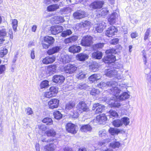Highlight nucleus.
I'll return each mask as SVG.
<instances>
[{
  "label": "nucleus",
  "mask_w": 151,
  "mask_h": 151,
  "mask_svg": "<svg viewBox=\"0 0 151 151\" xmlns=\"http://www.w3.org/2000/svg\"><path fill=\"white\" fill-rule=\"evenodd\" d=\"M63 29V27L60 25H55L51 26L50 29L51 33L53 35H56L61 32Z\"/></svg>",
  "instance_id": "8"
},
{
  "label": "nucleus",
  "mask_w": 151,
  "mask_h": 151,
  "mask_svg": "<svg viewBox=\"0 0 151 151\" xmlns=\"http://www.w3.org/2000/svg\"><path fill=\"white\" fill-rule=\"evenodd\" d=\"M60 60L63 63H68L70 60V59L68 55L62 54Z\"/></svg>",
  "instance_id": "28"
},
{
  "label": "nucleus",
  "mask_w": 151,
  "mask_h": 151,
  "mask_svg": "<svg viewBox=\"0 0 151 151\" xmlns=\"http://www.w3.org/2000/svg\"><path fill=\"white\" fill-rule=\"evenodd\" d=\"M87 87V85L86 84L80 83L76 84L74 86V88L75 89L79 88L81 89H85Z\"/></svg>",
  "instance_id": "40"
},
{
  "label": "nucleus",
  "mask_w": 151,
  "mask_h": 151,
  "mask_svg": "<svg viewBox=\"0 0 151 151\" xmlns=\"http://www.w3.org/2000/svg\"><path fill=\"white\" fill-rule=\"evenodd\" d=\"M109 114H110L109 117H117L118 115L116 111L114 110H111L109 111Z\"/></svg>",
  "instance_id": "49"
},
{
  "label": "nucleus",
  "mask_w": 151,
  "mask_h": 151,
  "mask_svg": "<svg viewBox=\"0 0 151 151\" xmlns=\"http://www.w3.org/2000/svg\"><path fill=\"white\" fill-rule=\"evenodd\" d=\"M91 22L89 21L86 20L83 21L79 24V27L82 28L83 27H88L89 26H91Z\"/></svg>",
  "instance_id": "31"
},
{
  "label": "nucleus",
  "mask_w": 151,
  "mask_h": 151,
  "mask_svg": "<svg viewBox=\"0 0 151 151\" xmlns=\"http://www.w3.org/2000/svg\"><path fill=\"white\" fill-rule=\"evenodd\" d=\"M108 12V10L105 8H103L101 10L98 11L96 15L98 17H100L101 16L104 17L106 15Z\"/></svg>",
  "instance_id": "26"
},
{
  "label": "nucleus",
  "mask_w": 151,
  "mask_h": 151,
  "mask_svg": "<svg viewBox=\"0 0 151 151\" xmlns=\"http://www.w3.org/2000/svg\"><path fill=\"white\" fill-rule=\"evenodd\" d=\"M101 76L99 74H94L91 76L89 77V81L92 82H95L100 79Z\"/></svg>",
  "instance_id": "23"
},
{
  "label": "nucleus",
  "mask_w": 151,
  "mask_h": 151,
  "mask_svg": "<svg viewBox=\"0 0 151 151\" xmlns=\"http://www.w3.org/2000/svg\"><path fill=\"white\" fill-rule=\"evenodd\" d=\"M103 43H99L95 45V47L96 48H101L104 46Z\"/></svg>",
  "instance_id": "63"
},
{
  "label": "nucleus",
  "mask_w": 151,
  "mask_h": 151,
  "mask_svg": "<svg viewBox=\"0 0 151 151\" xmlns=\"http://www.w3.org/2000/svg\"><path fill=\"white\" fill-rule=\"evenodd\" d=\"M118 71L115 69H106L105 70V75L107 76L110 77H115L118 79H122L123 77L117 74Z\"/></svg>",
  "instance_id": "3"
},
{
  "label": "nucleus",
  "mask_w": 151,
  "mask_h": 151,
  "mask_svg": "<svg viewBox=\"0 0 151 151\" xmlns=\"http://www.w3.org/2000/svg\"><path fill=\"white\" fill-rule=\"evenodd\" d=\"M109 146L113 148H118L121 146V144L119 142L113 141L110 144Z\"/></svg>",
  "instance_id": "36"
},
{
  "label": "nucleus",
  "mask_w": 151,
  "mask_h": 151,
  "mask_svg": "<svg viewBox=\"0 0 151 151\" xmlns=\"http://www.w3.org/2000/svg\"><path fill=\"white\" fill-rule=\"evenodd\" d=\"M150 30V28H149L147 29L144 37V40H146L148 38Z\"/></svg>",
  "instance_id": "55"
},
{
  "label": "nucleus",
  "mask_w": 151,
  "mask_h": 151,
  "mask_svg": "<svg viewBox=\"0 0 151 151\" xmlns=\"http://www.w3.org/2000/svg\"><path fill=\"white\" fill-rule=\"evenodd\" d=\"M77 60L81 61H84L88 58V56L87 54L84 53H80L76 56Z\"/></svg>",
  "instance_id": "21"
},
{
  "label": "nucleus",
  "mask_w": 151,
  "mask_h": 151,
  "mask_svg": "<svg viewBox=\"0 0 151 151\" xmlns=\"http://www.w3.org/2000/svg\"><path fill=\"white\" fill-rule=\"evenodd\" d=\"M106 26V24L104 22H98L95 26L96 30L98 32L101 33L105 28Z\"/></svg>",
  "instance_id": "14"
},
{
  "label": "nucleus",
  "mask_w": 151,
  "mask_h": 151,
  "mask_svg": "<svg viewBox=\"0 0 151 151\" xmlns=\"http://www.w3.org/2000/svg\"><path fill=\"white\" fill-rule=\"evenodd\" d=\"M73 16L76 19H80L86 17V14L84 11H78L73 14Z\"/></svg>",
  "instance_id": "13"
},
{
  "label": "nucleus",
  "mask_w": 151,
  "mask_h": 151,
  "mask_svg": "<svg viewBox=\"0 0 151 151\" xmlns=\"http://www.w3.org/2000/svg\"><path fill=\"white\" fill-rule=\"evenodd\" d=\"M92 57L95 59H100L102 57V54L101 52H93L92 53Z\"/></svg>",
  "instance_id": "37"
},
{
  "label": "nucleus",
  "mask_w": 151,
  "mask_h": 151,
  "mask_svg": "<svg viewBox=\"0 0 151 151\" xmlns=\"http://www.w3.org/2000/svg\"><path fill=\"white\" fill-rule=\"evenodd\" d=\"M8 52V50L6 48H4L3 50L0 51V57H2Z\"/></svg>",
  "instance_id": "53"
},
{
  "label": "nucleus",
  "mask_w": 151,
  "mask_h": 151,
  "mask_svg": "<svg viewBox=\"0 0 151 151\" xmlns=\"http://www.w3.org/2000/svg\"><path fill=\"white\" fill-rule=\"evenodd\" d=\"M55 60V57L54 55L47 56L44 58L42 60V63L45 64H51L54 62Z\"/></svg>",
  "instance_id": "12"
},
{
  "label": "nucleus",
  "mask_w": 151,
  "mask_h": 151,
  "mask_svg": "<svg viewBox=\"0 0 151 151\" xmlns=\"http://www.w3.org/2000/svg\"><path fill=\"white\" fill-rule=\"evenodd\" d=\"M56 66L55 65H51L48 66L47 68L46 73L49 75L54 74L56 72Z\"/></svg>",
  "instance_id": "18"
},
{
  "label": "nucleus",
  "mask_w": 151,
  "mask_h": 151,
  "mask_svg": "<svg viewBox=\"0 0 151 151\" xmlns=\"http://www.w3.org/2000/svg\"><path fill=\"white\" fill-rule=\"evenodd\" d=\"M18 21L16 19L12 20V25L14 31H16L17 27Z\"/></svg>",
  "instance_id": "51"
},
{
  "label": "nucleus",
  "mask_w": 151,
  "mask_h": 151,
  "mask_svg": "<svg viewBox=\"0 0 151 151\" xmlns=\"http://www.w3.org/2000/svg\"><path fill=\"white\" fill-rule=\"evenodd\" d=\"M44 123H46L47 125H50L52 124V119L49 117L44 118L42 120Z\"/></svg>",
  "instance_id": "42"
},
{
  "label": "nucleus",
  "mask_w": 151,
  "mask_h": 151,
  "mask_svg": "<svg viewBox=\"0 0 151 151\" xmlns=\"http://www.w3.org/2000/svg\"><path fill=\"white\" fill-rule=\"evenodd\" d=\"M55 41L54 39L52 37L46 36L44 37L42 42V44L44 48H48L50 45L53 44Z\"/></svg>",
  "instance_id": "4"
},
{
  "label": "nucleus",
  "mask_w": 151,
  "mask_h": 151,
  "mask_svg": "<svg viewBox=\"0 0 151 151\" xmlns=\"http://www.w3.org/2000/svg\"><path fill=\"white\" fill-rule=\"evenodd\" d=\"M53 115L55 118L58 120L61 119L63 117V115L59 111H56L54 112Z\"/></svg>",
  "instance_id": "41"
},
{
  "label": "nucleus",
  "mask_w": 151,
  "mask_h": 151,
  "mask_svg": "<svg viewBox=\"0 0 151 151\" xmlns=\"http://www.w3.org/2000/svg\"><path fill=\"white\" fill-rule=\"evenodd\" d=\"M59 100L56 99H51L48 102V105L49 108L53 109L57 108L59 106Z\"/></svg>",
  "instance_id": "7"
},
{
  "label": "nucleus",
  "mask_w": 151,
  "mask_h": 151,
  "mask_svg": "<svg viewBox=\"0 0 151 151\" xmlns=\"http://www.w3.org/2000/svg\"><path fill=\"white\" fill-rule=\"evenodd\" d=\"M110 139L105 140L103 141H100L98 143V145L96 147L97 148H99L101 146H104L106 142H108L110 141Z\"/></svg>",
  "instance_id": "46"
},
{
  "label": "nucleus",
  "mask_w": 151,
  "mask_h": 151,
  "mask_svg": "<svg viewBox=\"0 0 151 151\" xmlns=\"http://www.w3.org/2000/svg\"><path fill=\"white\" fill-rule=\"evenodd\" d=\"M38 128L39 129V132L40 134L42 133L46 129V127L42 124H40L38 126Z\"/></svg>",
  "instance_id": "47"
},
{
  "label": "nucleus",
  "mask_w": 151,
  "mask_h": 151,
  "mask_svg": "<svg viewBox=\"0 0 151 151\" xmlns=\"http://www.w3.org/2000/svg\"><path fill=\"white\" fill-rule=\"evenodd\" d=\"M54 96V95L50 91L44 93V96L47 98H50Z\"/></svg>",
  "instance_id": "54"
},
{
  "label": "nucleus",
  "mask_w": 151,
  "mask_h": 151,
  "mask_svg": "<svg viewBox=\"0 0 151 151\" xmlns=\"http://www.w3.org/2000/svg\"><path fill=\"white\" fill-rule=\"evenodd\" d=\"M92 37L90 36H84L81 39V44L83 46H89L92 43Z\"/></svg>",
  "instance_id": "6"
},
{
  "label": "nucleus",
  "mask_w": 151,
  "mask_h": 151,
  "mask_svg": "<svg viewBox=\"0 0 151 151\" xmlns=\"http://www.w3.org/2000/svg\"><path fill=\"white\" fill-rule=\"evenodd\" d=\"M107 119V117L104 114H102L99 116H97L96 118V121L98 123L100 124L106 121Z\"/></svg>",
  "instance_id": "22"
},
{
  "label": "nucleus",
  "mask_w": 151,
  "mask_h": 151,
  "mask_svg": "<svg viewBox=\"0 0 151 151\" xmlns=\"http://www.w3.org/2000/svg\"><path fill=\"white\" fill-rule=\"evenodd\" d=\"M25 111L28 115H31L33 113L32 109L29 107L26 109Z\"/></svg>",
  "instance_id": "61"
},
{
  "label": "nucleus",
  "mask_w": 151,
  "mask_h": 151,
  "mask_svg": "<svg viewBox=\"0 0 151 151\" xmlns=\"http://www.w3.org/2000/svg\"><path fill=\"white\" fill-rule=\"evenodd\" d=\"M129 97V95L126 92L122 93L121 94L117 97L116 99L121 101L124 100L128 99Z\"/></svg>",
  "instance_id": "27"
},
{
  "label": "nucleus",
  "mask_w": 151,
  "mask_h": 151,
  "mask_svg": "<svg viewBox=\"0 0 151 151\" xmlns=\"http://www.w3.org/2000/svg\"><path fill=\"white\" fill-rule=\"evenodd\" d=\"M65 80V77L61 75H55L52 79V81L53 82L57 83L63 82Z\"/></svg>",
  "instance_id": "15"
},
{
  "label": "nucleus",
  "mask_w": 151,
  "mask_h": 151,
  "mask_svg": "<svg viewBox=\"0 0 151 151\" xmlns=\"http://www.w3.org/2000/svg\"><path fill=\"white\" fill-rule=\"evenodd\" d=\"M115 52V50L114 49H111L107 50L106 51V54H109V55L104 57V61L105 63H110L114 62L116 60L115 56L112 54L114 53Z\"/></svg>",
  "instance_id": "2"
},
{
  "label": "nucleus",
  "mask_w": 151,
  "mask_h": 151,
  "mask_svg": "<svg viewBox=\"0 0 151 151\" xmlns=\"http://www.w3.org/2000/svg\"><path fill=\"white\" fill-rule=\"evenodd\" d=\"M112 83L111 84L109 88H108V92L112 94L114 96L106 98L105 100V101L108 103L110 107H111L119 108L121 106L119 102L116 101L117 97L121 91L119 85L115 81H112Z\"/></svg>",
  "instance_id": "1"
},
{
  "label": "nucleus",
  "mask_w": 151,
  "mask_h": 151,
  "mask_svg": "<svg viewBox=\"0 0 151 151\" xmlns=\"http://www.w3.org/2000/svg\"><path fill=\"white\" fill-rule=\"evenodd\" d=\"M49 86V82L47 80L43 81L40 83V86L41 88H47Z\"/></svg>",
  "instance_id": "43"
},
{
  "label": "nucleus",
  "mask_w": 151,
  "mask_h": 151,
  "mask_svg": "<svg viewBox=\"0 0 151 151\" xmlns=\"http://www.w3.org/2000/svg\"><path fill=\"white\" fill-rule=\"evenodd\" d=\"M104 108V106L103 105L99 104L98 103L94 104L93 105L92 109L94 110L96 109V113L98 114L99 112H101Z\"/></svg>",
  "instance_id": "16"
},
{
  "label": "nucleus",
  "mask_w": 151,
  "mask_h": 151,
  "mask_svg": "<svg viewBox=\"0 0 151 151\" xmlns=\"http://www.w3.org/2000/svg\"><path fill=\"white\" fill-rule=\"evenodd\" d=\"M138 36V34L136 32H133L131 34V37L132 38H135Z\"/></svg>",
  "instance_id": "64"
},
{
  "label": "nucleus",
  "mask_w": 151,
  "mask_h": 151,
  "mask_svg": "<svg viewBox=\"0 0 151 151\" xmlns=\"http://www.w3.org/2000/svg\"><path fill=\"white\" fill-rule=\"evenodd\" d=\"M112 81H111L106 83L101 82L97 84V87L102 89H104V88H109L111 84L112 83Z\"/></svg>",
  "instance_id": "20"
},
{
  "label": "nucleus",
  "mask_w": 151,
  "mask_h": 151,
  "mask_svg": "<svg viewBox=\"0 0 151 151\" xmlns=\"http://www.w3.org/2000/svg\"><path fill=\"white\" fill-rule=\"evenodd\" d=\"M75 105V103L73 102H70L67 103L65 106L66 110H70L74 108Z\"/></svg>",
  "instance_id": "39"
},
{
  "label": "nucleus",
  "mask_w": 151,
  "mask_h": 151,
  "mask_svg": "<svg viewBox=\"0 0 151 151\" xmlns=\"http://www.w3.org/2000/svg\"><path fill=\"white\" fill-rule=\"evenodd\" d=\"M50 91L55 96V94L57 93L58 92V88L55 86H51L50 88Z\"/></svg>",
  "instance_id": "52"
},
{
  "label": "nucleus",
  "mask_w": 151,
  "mask_h": 151,
  "mask_svg": "<svg viewBox=\"0 0 151 151\" xmlns=\"http://www.w3.org/2000/svg\"><path fill=\"white\" fill-rule=\"evenodd\" d=\"M86 74L83 71L81 70L79 71L76 75V78L78 79H81L85 78Z\"/></svg>",
  "instance_id": "38"
},
{
  "label": "nucleus",
  "mask_w": 151,
  "mask_h": 151,
  "mask_svg": "<svg viewBox=\"0 0 151 151\" xmlns=\"http://www.w3.org/2000/svg\"><path fill=\"white\" fill-rule=\"evenodd\" d=\"M100 93V91L98 89L93 88L91 91L90 94L93 96H96L99 95Z\"/></svg>",
  "instance_id": "50"
},
{
  "label": "nucleus",
  "mask_w": 151,
  "mask_h": 151,
  "mask_svg": "<svg viewBox=\"0 0 151 151\" xmlns=\"http://www.w3.org/2000/svg\"><path fill=\"white\" fill-rule=\"evenodd\" d=\"M113 125L115 127H118L123 125V122L120 119H116L113 121Z\"/></svg>",
  "instance_id": "33"
},
{
  "label": "nucleus",
  "mask_w": 151,
  "mask_h": 151,
  "mask_svg": "<svg viewBox=\"0 0 151 151\" xmlns=\"http://www.w3.org/2000/svg\"><path fill=\"white\" fill-rule=\"evenodd\" d=\"M64 69L66 73L72 74L76 70L77 68L74 65L68 64L65 67Z\"/></svg>",
  "instance_id": "10"
},
{
  "label": "nucleus",
  "mask_w": 151,
  "mask_h": 151,
  "mask_svg": "<svg viewBox=\"0 0 151 151\" xmlns=\"http://www.w3.org/2000/svg\"><path fill=\"white\" fill-rule=\"evenodd\" d=\"M76 108L81 113L83 111H89L88 107L83 101L80 102L77 104Z\"/></svg>",
  "instance_id": "5"
},
{
  "label": "nucleus",
  "mask_w": 151,
  "mask_h": 151,
  "mask_svg": "<svg viewBox=\"0 0 151 151\" xmlns=\"http://www.w3.org/2000/svg\"><path fill=\"white\" fill-rule=\"evenodd\" d=\"M60 49L61 47L60 46L54 47L48 50L47 51V53L49 55H52L58 52Z\"/></svg>",
  "instance_id": "25"
},
{
  "label": "nucleus",
  "mask_w": 151,
  "mask_h": 151,
  "mask_svg": "<svg viewBox=\"0 0 151 151\" xmlns=\"http://www.w3.org/2000/svg\"><path fill=\"white\" fill-rule=\"evenodd\" d=\"M121 121L123 122V124L127 126L129 125L130 123L129 119L127 117H124L121 118Z\"/></svg>",
  "instance_id": "44"
},
{
  "label": "nucleus",
  "mask_w": 151,
  "mask_h": 151,
  "mask_svg": "<svg viewBox=\"0 0 151 151\" xmlns=\"http://www.w3.org/2000/svg\"><path fill=\"white\" fill-rule=\"evenodd\" d=\"M72 33V32L71 30L67 29L63 32L61 34V36L63 37H65L68 35H71Z\"/></svg>",
  "instance_id": "48"
},
{
  "label": "nucleus",
  "mask_w": 151,
  "mask_h": 151,
  "mask_svg": "<svg viewBox=\"0 0 151 151\" xmlns=\"http://www.w3.org/2000/svg\"><path fill=\"white\" fill-rule=\"evenodd\" d=\"M45 134L48 137H54L56 135V133L53 129H51L46 131L45 132Z\"/></svg>",
  "instance_id": "35"
},
{
  "label": "nucleus",
  "mask_w": 151,
  "mask_h": 151,
  "mask_svg": "<svg viewBox=\"0 0 151 151\" xmlns=\"http://www.w3.org/2000/svg\"><path fill=\"white\" fill-rule=\"evenodd\" d=\"M103 4L104 2L103 1H95L91 4L90 5V7L93 9H100L102 7Z\"/></svg>",
  "instance_id": "17"
},
{
  "label": "nucleus",
  "mask_w": 151,
  "mask_h": 151,
  "mask_svg": "<svg viewBox=\"0 0 151 151\" xmlns=\"http://www.w3.org/2000/svg\"><path fill=\"white\" fill-rule=\"evenodd\" d=\"M6 68L4 65H0V74L4 73L6 70Z\"/></svg>",
  "instance_id": "56"
},
{
  "label": "nucleus",
  "mask_w": 151,
  "mask_h": 151,
  "mask_svg": "<svg viewBox=\"0 0 151 151\" xmlns=\"http://www.w3.org/2000/svg\"><path fill=\"white\" fill-rule=\"evenodd\" d=\"M119 41V39L117 38H116L111 40L110 42L111 44L115 45L117 44Z\"/></svg>",
  "instance_id": "60"
},
{
  "label": "nucleus",
  "mask_w": 151,
  "mask_h": 151,
  "mask_svg": "<svg viewBox=\"0 0 151 151\" xmlns=\"http://www.w3.org/2000/svg\"><path fill=\"white\" fill-rule=\"evenodd\" d=\"M59 6L57 4L51 5L47 8V10L48 12L54 11L59 8Z\"/></svg>",
  "instance_id": "32"
},
{
  "label": "nucleus",
  "mask_w": 151,
  "mask_h": 151,
  "mask_svg": "<svg viewBox=\"0 0 151 151\" xmlns=\"http://www.w3.org/2000/svg\"><path fill=\"white\" fill-rule=\"evenodd\" d=\"M118 16V14L116 12L113 13L108 19V22L110 23V24H112L115 23Z\"/></svg>",
  "instance_id": "24"
},
{
  "label": "nucleus",
  "mask_w": 151,
  "mask_h": 151,
  "mask_svg": "<svg viewBox=\"0 0 151 151\" xmlns=\"http://www.w3.org/2000/svg\"><path fill=\"white\" fill-rule=\"evenodd\" d=\"M6 32L5 29L0 30V37H4L6 35Z\"/></svg>",
  "instance_id": "58"
},
{
  "label": "nucleus",
  "mask_w": 151,
  "mask_h": 151,
  "mask_svg": "<svg viewBox=\"0 0 151 151\" xmlns=\"http://www.w3.org/2000/svg\"><path fill=\"white\" fill-rule=\"evenodd\" d=\"M109 133L112 135H114L118 134L121 132L122 130L119 129L110 128L109 130Z\"/></svg>",
  "instance_id": "30"
},
{
  "label": "nucleus",
  "mask_w": 151,
  "mask_h": 151,
  "mask_svg": "<svg viewBox=\"0 0 151 151\" xmlns=\"http://www.w3.org/2000/svg\"><path fill=\"white\" fill-rule=\"evenodd\" d=\"M72 118H77L79 115V114L77 112L74 111L70 114Z\"/></svg>",
  "instance_id": "59"
},
{
  "label": "nucleus",
  "mask_w": 151,
  "mask_h": 151,
  "mask_svg": "<svg viewBox=\"0 0 151 151\" xmlns=\"http://www.w3.org/2000/svg\"><path fill=\"white\" fill-rule=\"evenodd\" d=\"M91 129V127L88 124L83 125L81 128V130L82 132L90 131Z\"/></svg>",
  "instance_id": "34"
},
{
  "label": "nucleus",
  "mask_w": 151,
  "mask_h": 151,
  "mask_svg": "<svg viewBox=\"0 0 151 151\" xmlns=\"http://www.w3.org/2000/svg\"><path fill=\"white\" fill-rule=\"evenodd\" d=\"M117 30L114 26L109 27L106 31L105 34L109 37H111L117 32Z\"/></svg>",
  "instance_id": "11"
},
{
  "label": "nucleus",
  "mask_w": 151,
  "mask_h": 151,
  "mask_svg": "<svg viewBox=\"0 0 151 151\" xmlns=\"http://www.w3.org/2000/svg\"><path fill=\"white\" fill-rule=\"evenodd\" d=\"M66 128L68 132L74 134L76 133L77 131L76 126L70 123L67 124Z\"/></svg>",
  "instance_id": "9"
},
{
  "label": "nucleus",
  "mask_w": 151,
  "mask_h": 151,
  "mask_svg": "<svg viewBox=\"0 0 151 151\" xmlns=\"http://www.w3.org/2000/svg\"><path fill=\"white\" fill-rule=\"evenodd\" d=\"M51 20L56 23L62 22L64 21V19L63 17H62L59 16H54L52 18Z\"/></svg>",
  "instance_id": "29"
},
{
  "label": "nucleus",
  "mask_w": 151,
  "mask_h": 151,
  "mask_svg": "<svg viewBox=\"0 0 151 151\" xmlns=\"http://www.w3.org/2000/svg\"><path fill=\"white\" fill-rule=\"evenodd\" d=\"M54 150V145L52 144H50L44 147L45 151H50Z\"/></svg>",
  "instance_id": "45"
},
{
  "label": "nucleus",
  "mask_w": 151,
  "mask_h": 151,
  "mask_svg": "<svg viewBox=\"0 0 151 151\" xmlns=\"http://www.w3.org/2000/svg\"><path fill=\"white\" fill-rule=\"evenodd\" d=\"M81 47L77 45H72L69 47V51L71 53H75L79 52L81 50Z\"/></svg>",
  "instance_id": "19"
},
{
  "label": "nucleus",
  "mask_w": 151,
  "mask_h": 151,
  "mask_svg": "<svg viewBox=\"0 0 151 151\" xmlns=\"http://www.w3.org/2000/svg\"><path fill=\"white\" fill-rule=\"evenodd\" d=\"M106 131L104 129L100 130L99 132V135L101 137L106 136Z\"/></svg>",
  "instance_id": "57"
},
{
  "label": "nucleus",
  "mask_w": 151,
  "mask_h": 151,
  "mask_svg": "<svg viewBox=\"0 0 151 151\" xmlns=\"http://www.w3.org/2000/svg\"><path fill=\"white\" fill-rule=\"evenodd\" d=\"M71 42H74L77 40L78 39V36L74 35L70 37Z\"/></svg>",
  "instance_id": "62"
}]
</instances>
